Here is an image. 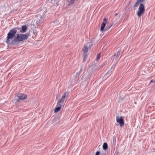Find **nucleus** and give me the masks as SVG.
Returning <instances> with one entry per match:
<instances>
[{"label":"nucleus","instance_id":"nucleus-1","mask_svg":"<svg viewBox=\"0 0 155 155\" xmlns=\"http://www.w3.org/2000/svg\"><path fill=\"white\" fill-rule=\"evenodd\" d=\"M43 11V12H42L41 11L40 13L37 15V22H38L39 23H42V19L45 16V14L47 12L46 11V9L45 8H44Z\"/></svg>","mask_w":155,"mask_h":155},{"label":"nucleus","instance_id":"nucleus-2","mask_svg":"<svg viewBox=\"0 0 155 155\" xmlns=\"http://www.w3.org/2000/svg\"><path fill=\"white\" fill-rule=\"evenodd\" d=\"M17 36L14 38V40L16 41H21L26 39L28 37L27 35L18 34Z\"/></svg>","mask_w":155,"mask_h":155},{"label":"nucleus","instance_id":"nucleus-3","mask_svg":"<svg viewBox=\"0 0 155 155\" xmlns=\"http://www.w3.org/2000/svg\"><path fill=\"white\" fill-rule=\"evenodd\" d=\"M17 32L16 29H13L10 31L8 34L6 42L8 43L9 42V40L12 39L14 36L15 34Z\"/></svg>","mask_w":155,"mask_h":155},{"label":"nucleus","instance_id":"nucleus-4","mask_svg":"<svg viewBox=\"0 0 155 155\" xmlns=\"http://www.w3.org/2000/svg\"><path fill=\"white\" fill-rule=\"evenodd\" d=\"M145 11V8L144 5L143 4H141L137 13V16L139 17H141L142 15L144 13Z\"/></svg>","mask_w":155,"mask_h":155},{"label":"nucleus","instance_id":"nucleus-5","mask_svg":"<svg viewBox=\"0 0 155 155\" xmlns=\"http://www.w3.org/2000/svg\"><path fill=\"white\" fill-rule=\"evenodd\" d=\"M124 117L122 116L120 117L118 116H116V121L117 122L120 124V125L121 127H122L124 125Z\"/></svg>","mask_w":155,"mask_h":155},{"label":"nucleus","instance_id":"nucleus-6","mask_svg":"<svg viewBox=\"0 0 155 155\" xmlns=\"http://www.w3.org/2000/svg\"><path fill=\"white\" fill-rule=\"evenodd\" d=\"M88 48L87 46H84L83 49V50L84 52L83 53L84 62L86 60L87 56V53L88 51Z\"/></svg>","mask_w":155,"mask_h":155},{"label":"nucleus","instance_id":"nucleus-7","mask_svg":"<svg viewBox=\"0 0 155 155\" xmlns=\"http://www.w3.org/2000/svg\"><path fill=\"white\" fill-rule=\"evenodd\" d=\"M107 18H104V19L103 21L101 24V31H103L104 30L105 27L106 25V23H107Z\"/></svg>","mask_w":155,"mask_h":155},{"label":"nucleus","instance_id":"nucleus-8","mask_svg":"<svg viewBox=\"0 0 155 155\" xmlns=\"http://www.w3.org/2000/svg\"><path fill=\"white\" fill-rule=\"evenodd\" d=\"M17 97H18L19 99L17 100V101H19L20 100H24L27 97L26 95L24 94H19L17 95Z\"/></svg>","mask_w":155,"mask_h":155},{"label":"nucleus","instance_id":"nucleus-9","mask_svg":"<svg viewBox=\"0 0 155 155\" xmlns=\"http://www.w3.org/2000/svg\"><path fill=\"white\" fill-rule=\"evenodd\" d=\"M121 50H120V51H118L116 53H115L113 56V61H116L118 59V57L119 55L120 54V51Z\"/></svg>","mask_w":155,"mask_h":155},{"label":"nucleus","instance_id":"nucleus-10","mask_svg":"<svg viewBox=\"0 0 155 155\" xmlns=\"http://www.w3.org/2000/svg\"><path fill=\"white\" fill-rule=\"evenodd\" d=\"M69 92L68 91H66L62 95V97L60 99L63 101H64L65 99L68 96Z\"/></svg>","mask_w":155,"mask_h":155},{"label":"nucleus","instance_id":"nucleus-11","mask_svg":"<svg viewBox=\"0 0 155 155\" xmlns=\"http://www.w3.org/2000/svg\"><path fill=\"white\" fill-rule=\"evenodd\" d=\"M64 105V101L59 99L58 101L57 106L61 107H63Z\"/></svg>","mask_w":155,"mask_h":155},{"label":"nucleus","instance_id":"nucleus-12","mask_svg":"<svg viewBox=\"0 0 155 155\" xmlns=\"http://www.w3.org/2000/svg\"><path fill=\"white\" fill-rule=\"evenodd\" d=\"M27 29V27L26 25H23L22 27L21 28L20 30V32L22 33L25 32L26 31Z\"/></svg>","mask_w":155,"mask_h":155},{"label":"nucleus","instance_id":"nucleus-13","mask_svg":"<svg viewBox=\"0 0 155 155\" xmlns=\"http://www.w3.org/2000/svg\"><path fill=\"white\" fill-rule=\"evenodd\" d=\"M144 0H137L134 6V7L137 6V5L140 3L143 2Z\"/></svg>","mask_w":155,"mask_h":155},{"label":"nucleus","instance_id":"nucleus-14","mask_svg":"<svg viewBox=\"0 0 155 155\" xmlns=\"http://www.w3.org/2000/svg\"><path fill=\"white\" fill-rule=\"evenodd\" d=\"M108 145L107 143H104L103 145V148L104 150H106L107 149Z\"/></svg>","mask_w":155,"mask_h":155},{"label":"nucleus","instance_id":"nucleus-15","mask_svg":"<svg viewBox=\"0 0 155 155\" xmlns=\"http://www.w3.org/2000/svg\"><path fill=\"white\" fill-rule=\"evenodd\" d=\"M61 108V107L59 106H57V107L55 109L54 111V112L56 113L58 112L60 110Z\"/></svg>","mask_w":155,"mask_h":155},{"label":"nucleus","instance_id":"nucleus-16","mask_svg":"<svg viewBox=\"0 0 155 155\" xmlns=\"http://www.w3.org/2000/svg\"><path fill=\"white\" fill-rule=\"evenodd\" d=\"M92 45L93 44L91 42H87V46L89 48H91Z\"/></svg>","mask_w":155,"mask_h":155},{"label":"nucleus","instance_id":"nucleus-17","mask_svg":"<svg viewBox=\"0 0 155 155\" xmlns=\"http://www.w3.org/2000/svg\"><path fill=\"white\" fill-rule=\"evenodd\" d=\"M112 26V25H107L106 28L104 31H107L110 29Z\"/></svg>","mask_w":155,"mask_h":155},{"label":"nucleus","instance_id":"nucleus-18","mask_svg":"<svg viewBox=\"0 0 155 155\" xmlns=\"http://www.w3.org/2000/svg\"><path fill=\"white\" fill-rule=\"evenodd\" d=\"M81 71H79L77 72L76 73V74L75 75V77L76 78L78 77H79V75H80V74H81Z\"/></svg>","mask_w":155,"mask_h":155},{"label":"nucleus","instance_id":"nucleus-19","mask_svg":"<svg viewBox=\"0 0 155 155\" xmlns=\"http://www.w3.org/2000/svg\"><path fill=\"white\" fill-rule=\"evenodd\" d=\"M101 58V54L99 53L97 55V57L96 58V60L97 61Z\"/></svg>","mask_w":155,"mask_h":155},{"label":"nucleus","instance_id":"nucleus-20","mask_svg":"<svg viewBox=\"0 0 155 155\" xmlns=\"http://www.w3.org/2000/svg\"><path fill=\"white\" fill-rule=\"evenodd\" d=\"M111 72H112L111 69L110 70H109L105 75H107L109 73L110 75L111 74Z\"/></svg>","mask_w":155,"mask_h":155},{"label":"nucleus","instance_id":"nucleus-21","mask_svg":"<svg viewBox=\"0 0 155 155\" xmlns=\"http://www.w3.org/2000/svg\"><path fill=\"white\" fill-rule=\"evenodd\" d=\"M100 152L99 151H97L96 152V154L95 155H99L100 154Z\"/></svg>","mask_w":155,"mask_h":155},{"label":"nucleus","instance_id":"nucleus-22","mask_svg":"<svg viewBox=\"0 0 155 155\" xmlns=\"http://www.w3.org/2000/svg\"><path fill=\"white\" fill-rule=\"evenodd\" d=\"M14 29H16V30H17V29L19 30H20L21 29V28H18V27L16 28H15Z\"/></svg>","mask_w":155,"mask_h":155},{"label":"nucleus","instance_id":"nucleus-23","mask_svg":"<svg viewBox=\"0 0 155 155\" xmlns=\"http://www.w3.org/2000/svg\"><path fill=\"white\" fill-rule=\"evenodd\" d=\"M75 0H71V3L73 4L74 3Z\"/></svg>","mask_w":155,"mask_h":155},{"label":"nucleus","instance_id":"nucleus-24","mask_svg":"<svg viewBox=\"0 0 155 155\" xmlns=\"http://www.w3.org/2000/svg\"><path fill=\"white\" fill-rule=\"evenodd\" d=\"M152 82H153V80H151L150 81V83Z\"/></svg>","mask_w":155,"mask_h":155},{"label":"nucleus","instance_id":"nucleus-25","mask_svg":"<svg viewBox=\"0 0 155 155\" xmlns=\"http://www.w3.org/2000/svg\"><path fill=\"white\" fill-rule=\"evenodd\" d=\"M153 82H155V80L154 81H153Z\"/></svg>","mask_w":155,"mask_h":155},{"label":"nucleus","instance_id":"nucleus-26","mask_svg":"<svg viewBox=\"0 0 155 155\" xmlns=\"http://www.w3.org/2000/svg\"><path fill=\"white\" fill-rule=\"evenodd\" d=\"M101 155H104V154H101Z\"/></svg>","mask_w":155,"mask_h":155}]
</instances>
